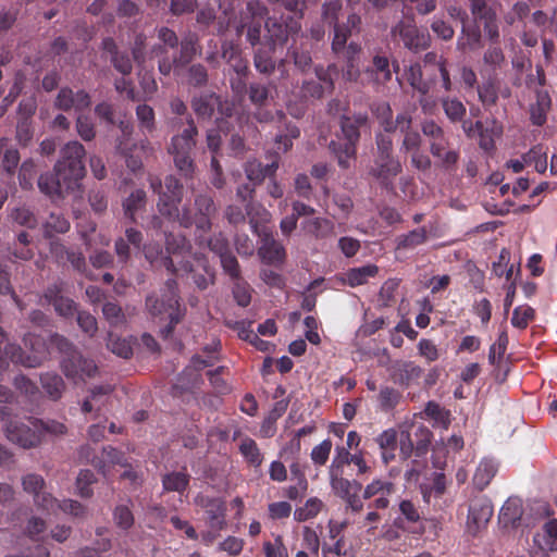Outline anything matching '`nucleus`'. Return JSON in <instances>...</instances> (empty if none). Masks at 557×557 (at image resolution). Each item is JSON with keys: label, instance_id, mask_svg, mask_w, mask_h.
<instances>
[{"label": "nucleus", "instance_id": "nucleus-56", "mask_svg": "<svg viewBox=\"0 0 557 557\" xmlns=\"http://www.w3.org/2000/svg\"><path fill=\"white\" fill-rule=\"evenodd\" d=\"M244 548V540L236 536H227L219 544V549L228 556H237Z\"/></svg>", "mask_w": 557, "mask_h": 557}, {"label": "nucleus", "instance_id": "nucleus-48", "mask_svg": "<svg viewBox=\"0 0 557 557\" xmlns=\"http://www.w3.org/2000/svg\"><path fill=\"white\" fill-rule=\"evenodd\" d=\"M534 317V310L529 306H520L513 310L511 324L524 329Z\"/></svg>", "mask_w": 557, "mask_h": 557}, {"label": "nucleus", "instance_id": "nucleus-20", "mask_svg": "<svg viewBox=\"0 0 557 557\" xmlns=\"http://www.w3.org/2000/svg\"><path fill=\"white\" fill-rule=\"evenodd\" d=\"M20 163V153L7 138H0V172L13 175Z\"/></svg>", "mask_w": 557, "mask_h": 557}, {"label": "nucleus", "instance_id": "nucleus-49", "mask_svg": "<svg viewBox=\"0 0 557 557\" xmlns=\"http://www.w3.org/2000/svg\"><path fill=\"white\" fill-rule=\"evenodd\" d=\"M443 108L447 117L451 121H459L466 114V108L458 99H444Z\"/></svg>", "mask_w": 557, "mask_h": 557}, {"label": "nucleus", "instance_id": "nucleus-17", "mask_svg": "<svg viewBox=\"0 0 557 557\" xmlns=\"http://www.w3.org/2000/svg\"><path fill=\"white\" fill-rule=\"evenodd\" d=\"M90 104L89 97L84 91H77L74 94L69 88H62L57 97L55 106L64 111L74 109L75 111H82L88 108Z\"/></svg>", "mask_w": 557, "mask_h": 557}, {"label": "nucleus", "instance_id": "nucleus-58", "mask_svg": "<svg viewBox=\"0 0 557 557\" xmlns=\"http://www.w3.org/2000/svg\"><path fill=\"white\" fill-rule=\"evenodd\" d=\"M418 350L421 357L426 361L433 362L438 359L440 354L436 345L430 339H421L418 343Z\"/></svg>", "mask_w": 557, "mask_h": 557}, {"label": "nucleus", "instance_id": "nucleus-51", "mask_svg": "<svg viewBox=\"0 0 557 557\" xmlns=\"http://www.w3.org/2000/svg\"><path fill=\"white\" fill-rule=\"evenodd\" d=\"M406 77L409 84L422 94L428 92V86L422 82V71L419 64H412L406 72Z\"/></svg>", "mask_w": 557, "mask_h": 557}, {"label": "nucleus", "instance_id": "nucleus-35", "mask_svg": "<svg viewBox=\"0 0 557 557\" xmlns=\"http://www.w3.org/2000/svg\"><path fill=\"white\" fill-rule=\"evenodd\" d=\"M41 384L46 393L52 399H58L61 397L64 389V383L59 375L53 373H46L41 376Z\"/></svg>", "mask_w": 557, "mask_h": 557}, {"label": "nucleus", "instance_id": "nucleus-15", "mask_svg": "<svg viewBox=\"0 0 557 557\" xmlns=\"http://www.w3.org/2000/svg\"><path fill=\"white\" fill-rule=\"evenodd\" d=\"M394 491L395 485L392 481L374 479L364 487L362 496L364 499L379 496L376 499H374L370 507L375 509H385L389 505L388 496L392 495Z\"/></svg>", "mask_w": 557, "mask_h": 557}, {"label": "nucleus", "instance_id": "nucleus-26", "mask_svg": "<svg viewBox=\"0 0 557 557\" xmlns=\"http://www.w3.org/2000/svg\"><path fill=\"white\" fill-rule=\"evenodd\" d=\"M550 108V97L547 91L536 92V102L531 107V119L535 125H542L546 121V113Z\"/></svg>", "mask_w": 557, "mask_h": 557}, {"label": "nucleus", "instance_id": "nucleus-46", "mask_svg": "<svg viewBox=\"0 0 557 557\" xmlns=\"http://www.w3.org/2000/svg\"><path fill=\"white\" fill-rule=\"evenodd\" d=\"M480 33L476 29L462 28V34L458 38L457 45L461 50L475 49L479 47Z\"/></svg>", "mask_w": 557, "mask_h": 557}, {"label": "nucleus", "instance_id": "nucleus-25", "mask_svg": "<svg viewBox=\"0 0 557 557\" xmlns=\"http://www.w3.org/2000/svg\"><path fill=\"white\" fill-rule=\"evenodd\" d=\"M110 394V386H99L91 389L90 396L82 405L83 412L88 413L94 410L99 411L100 408L109 400Z\"/></svg>", "mask_w": 557, "mask_h": 557}, {"label": "nucleus", "instance_id": "nucleus-64", "mask_svg": "<svg viewBox=\"0 0 557 557\" xmlns=\"http://www.w3.org/2000/svg\"><path fill=\"white\" fill-rule=\"evenodd\" d=\"M234 298L242 307H246L250 302V288L246 283L237 282L233 288Z\"/></svg>", "mask_w": 557, "mask_h": 557}, {"label": "nucleus", "instance_id": "nucleus-39", "mask_svg": "<svg viewBox=\"0 0 557 557\" xmlns=\"http://www.w3.org/2000/svg\"><path fill=\"white\" fill-rule=\"evenodd\" d=\"M424 413L425 416L431 418L435 422V424L444 429H447L450 423L449 412L444 410L443 408L440 407V405L433 401H429L426 404Z\"/></svg>", "mask_w": 557, "mask_h": 557}, {"label": "nucleus", "instance_id": "nucleus-57", "mask_svg": "<svg viewBox=\"0 0 557 557\" xmlns=\"http://www.w3.org/2000/svg\"><path fill=\"white\" fill-rule=\"evenodd\" d=\"M136 113L140 127L150 132L154 124V113L152 108L146 104H141L137 107Z\"/></svg>", "mask_w": 557, "mask_h": 557}, {"label": "nucleus", "instance_id": "nucleus-44", "mask_svg": "<svg viewBox=\"0 0 557 557\" xmlns=\"http://www.w3.org/2000/svg\"><path fill=\"white\" fill-rule=\"evenodd\" d=\"M332 450V442L330 440L322 441L311 450L310 457L315 466H324Z\"/></svg>", "mask_w": 557, "mask_h": 557}, {"label": "nucleus", "instance_id": "nucleus-9", "mask_svg": "<svg viewBox=\"0 0 557 557\" xmlns=\"http://www.w3.org/2000/svg\"><path fill=\"white\" fill-rule=\"evenodd\" d=\"M7 436L23 448L34 447L41 441L40 420L28 418L24 421H12L7 426Z\"/></svg>", "mask_w": 557, "mask_h": 557}, {"label": "nucleus", "instance_id": "nucleus-22", "mask_svg": "<svg viewBox=\"0 0 557 557\" xmlns=\"http://www.w3.org/2000/svg\"><path fill=\"white\" fill-rule=\"evenodd\" d=\"M359 23L360 17L356 14H351L347 18L346 26L335 25L334 38L332 41V49L334 52L338 53L343 51V53L346 54L347 47L345 45L350 34V28L357 27Z\"/></svg>", "mask_w": 557, "mask_h": 557}, {"label": "nucleus", "instance_id": "nucleus-40", "mask_svg": "<svg viewBox=\"0 0 557 557\" xmlns=\"http://www.w3.org/2000/svg\"><path fill=\"white\" fill-rule=\"evenodd\" d=\"M49 301L53 302L55 311L60 315L67 317L75 311V305L73 300L65 298L63 296L54 295L52 289H49L45 296Z\"/></svg>", "mask_w": 557, "mask_h": 557}, {"label": "nucleus", "instance_id": "nucleus-54", "mask_svg": "<svg viewBox=\"0 0 557 557\" xmlns=\"http://www.w3.org/2000/svg\"><path fill=\"white\" fill-rule=\"evenodd\" d=\"M113 518L115 524L124 530L131 528L134 523L132 511L124 505H120L114 509Z\"/></svg>", "mask_w": 557, "mask_h": 557}, {"label": "nucleus", "instance_id": "nucleus-21", "mask_svg": "<svg viewBox=\"0 0 557 557\" xmlns=\"http://www.w3.org/2000/svg\"><path fill=\"white\" fill-rule=\"evenodd\" d=\"M379 268L375 264H367L359 268L349 269L344 273L343 282L350 287L367 284L368 281L376 276Z\"/></svg>", "mask_w": 557, "mask_h": 557}, {"label": "nucleus", "instance_id": "nucleus-47", "mask_svg": "<svg viewBox=\"0 0 557 557\" xmlns=\"http://www.w3.org/2000/svg\"><path fill=\"white\" fill-rule=\"evenodd\" d=\"M95 482V475L90 470H82L76 479L77 493L82 497H90L92 490L90 485Z\"/></svg>", "mask_w": 557, "mask_h": 557}, {"label": "nucleus", "instance_id": "nucleus-41", "mask_svg": "<svg viewBox=\"0 0 557 557\" xmlns=\"http://www.w3.org/2000/svg\"><path fill=\"white\" fill-rule=\"evenodd\" d=\"M360 48L358 45L350 42L347 46L345 58L347 59V69L344 72V77L347 81H356L358 78V70L355 69L356 57L358 55Z\"/></svg>", "mask_w": 557, "mask_h": 557}, {"label": "nucleus", "instance_id": "nucleus-6", "mask_svg": "<svg viewBox=\"0 0 557 557\" xmlns=\"http://www.w3.org/2000/svg\"><path fill=\"white\" fill-rule=\"evenodd\" d=\"M166 250L174 257H162V250L159 247L145 246L144 252L146 259L154 264L158 261L165 267L168 271H177L175 263H182V269L188 272L195 271L194 265L189 260L185 259V253L189 255V247L186 244V239L182 235L170 234L166 236Z\"/></svg>", "mask_w": 557, "mask_h": 557}, {"label": "nucleus", "instance_id": "nucleus-45", "mask_svg": "<svg viewBox=\"0 0 557 557\" xmlns=\"http://www.w3.org/2000/svg\"><path fill=\"white\" fill-rule=\"evenodd\" d=\"M400 394L392 387H383L379 394L380 406L383 410L387 411L395 408L399 400Z\"/></svg>", "mask_w": 557, "mask_h": 557}, {"label": "nucleus", "instance_id": "nucleus-11", "mask_svg": "<svg viewBox=\"0 0 557 557\" xmlns=\"http://www.w3.org/2000/svg\"><path fill=\"white\" fill-rule=\"evenodd\" d=\"M196 134V128L193 123L181 135L173 137L170 153L174 157V162L177 169L182 172L188 173L191 169L193 162L189 158V152L193 149L195 141L193 139Z\"/></svg>", "mask_w": 557, "mask_h": 557}, {"label": "nucleus", "instance_id": "nucleus-61", "mask_svg": "<svg viewBox=\"0 0 557 557\" xmlns=\"http://www.w3.org/2000/svg\"><path fill=\"white\" fill-rule=\"evenodd\" d=\"M35 175V164L32 160H26L22 163L18 174L20 184L23 188L32 186Z\"/></svg>", "mask_w": 557, "mask_h": 557}, {"label": "nucleus", "instance_id": "nucleus-13", "mask_svg": "<svg viewBox=\"0 0 557 557\" xmlns=\"http://www.w3.org/2000/svg\"><path fill=\"white\" fill-rule=\"evenodd\" d=\"M96 468L102 472L104 476H111V468L120 467L124 471L121 476L134 481L136 479L135 472L129 468V465L123 454L119 453L112 447H106L102 450L101 457L95 461Z\"/></svg>", "mask_w": 557, "mask_h": 557}, {"label": "nucleus", "instance_id": "nucleus-50", "mask_svg": "<svg viewBox=\"0 0 557 557\" xmlns=\"http://www.w3.org/2000/svg\"><path fill=\"white\" fill-rule=\"evenodd\" d=\"M374 81L384 84L391 79L392 73L388 69V60L384 57H376L373 61Z\"/></svg>", "mask_w": 557, "mask_h": 557}, {"label": "nucleus", "instance_id": "nucleus-43", "mask_svg": "<svg viewBox=\"0 0 557 557\" xmlns=\"http://www.w3.org/2000/svg\"><path fill=\"white\" fill-rule=\"evenodd\" d=\"M374 113L386 133H391L397 127L396 121L394 122L392 119V110L388 103L377 104Z\"/></svg>", "mask_w": 557, "mask_h": 557}, {"label": "nucleus", "instance_id": "nucleus-37", "mask_svg": "<svg viewBox=\"0 0 557 557\" xmlns=\"http://www.w3.org/2000/svg\"><path fill=\"white\" fill-rule=\"evenodd\" d=\"M222 58L239 74L247 69L246 62L240 58L238 50L232 44L225 42L222 47Z\"/></svg>", "mask_w": 557, "mask_h": 557}, {"label": "nucleus", "instance_id": "nucleus-1", "mask_svg": "<svg viewBox=\"0 0 557 557\" xmlns=\"http://www.w3.org/2000/svg\"><path fill=\"white\" fill-rule=\"evenodd\" d=\"M61 160L55 164V177L41 175L38 180L39 189L49 196H62L78 186L85 174L83 158L85 149L78 141H71L61 151Z\"/></svg>", "mask_w": 557, "mask_h": 557}, {"label": "nucleus", "instance_id": "nucleus-27", "mask_svg": "<svg viewBox=\"0 0 557 557\" xmlns=\"http://www.w3.org/2000/svg\"><path fill=\"white\" fill-rule=\"evenodd\" d=\"M189 474L186 471H173L162 479L163 488L169 492L183 493L189 484Z\"/></svg>", "mask_w": 557, "mask_h": 557}, {"label": "nucleus", "instance_id": "nucleus-60", "mask_svg": "<svg viewBox=\"0 0 557 557\" xmlns=\"http://www.w3.org/2000/svg\"><path fill=\"white\" fill-rule=\"evenodd\" d=\"M67 429L64 425V423L57 421V420H47L41 421L40 420V433L41 436L44 434H50L53 436H60L64 435L66 433Z\"/></svg>", "mask_w": 557, "mask_h": 557}, {"label": "nucleus", "instance_id": "nucleus-31", "mask_svg": "<svg viewBox=\"0 0 557 557\" xmlns=\"http://www.w3.org/2000/svg\"><path fill=\"white\" fill-rule=\"evenodd\" d=\"M523 161L528 165H533L539 173H543L547 169V151L541 145L535 146L523 156Z\"/></svg>", "mask_w": 557, "mask_h": 557}, {"label": "nucleus", "instance_id": "nucleus-4", "mask_svg": "<svg viewBox=\"0 0 557 557\" xmlns=\"http://www.w3.org/2000/svg\"><path fill=\"white\" fill-rule=\"evenodd\" d=\"M393 140L388 134L376 136V154L369 174L383 188L392 190L396 177L401 173L400 161L392 154Z\"/></svg>", "mask_w": 557, "mask_h": 557}, {"label": "nucleus", "instance_id": "nucleus-42", "mask_svg": "<svg viewBox=\"0 0 557 557\" xmlns=\"http://www.w3.org/2000/svg\"><path fill=\"white\" fill-rule=\"evenodd\" d=\"M422 373V369L413 362H401L397 366L395 376L401 382H409L410 380L418 379Z\"/></svg>", "mask_w": 557, "mask_h": 557}, {"label": "nucleus", "instance_id": "nucleus-14", "mask_svg": "<svg viewBox=\"0 0 557 557\" xmlns=\"http://www.w3.org/2000/svg\"><path fill=\"white\" fill-rule=\"evenodd\" d=\"M394 34H398L404 45L411 50L426 49L430 45V36L424 30H419L410 21L399 23Z\"/></svg>", "mask_w": 557, "mask_h": 557}, {"label": "nucleus", "instance_id": "nucleus-3", "mask_svg": "<svg viewBox=\"0 0 557 557\" xmlns=\"http://www.w3.org/2000/svg\"><path fill=\"white\" fill-rule=\"evenodd\" d=\"M45 344L48 355H50V348H57L61 352H66L69 356L64 358L61 362L62 371L65 376L74 382L84 381L87 377H92L97 372V366L91 359L84 358L79 352L72 351L70 343L58 334L51 336L50 347L46 344V342L36 335L28 334L24 337V346L25 350L22 351L21 348L17 347L16 355H22L23 357L32 356L35 352V349L38 348V343ZM48 357H46L47 359Z\"/></svg>", "mask_w": 557, "mask_h": 557}, {"label": "nucleus", "instance_id": "nucleus-52", "mask_svg": "<svg viewBox=\"0 0 557 557\" xmlns=\"http://www.w3.org/2000/svg\"><path fill=\"white\" fill-rule=\"evenodd\" d=\"M108 348L119 357L128 358L132 355V347L126 339L109 336Z\"/></svg>", "mask_w": 557, "mask_h": 557}, {"label": "nucleus", "instance_id": "nucleus-18", "mask_svg": "<svg viewBox=\"0 0 557 557\" xmlns=\"http://www.w3.org/2000/svg\"><path fill=\"white\" fill-rule=\"evenodd\" d=\"M259 255L267 263H282L285 259V249L272 235L264 233L259 248Z\"/></svg>", "mask_w": 557, "mask_h": 557}, {"label": "nucleus", "instance_id": "nucleus-30", "mask_svg": "<svg viewBox=\"0 0 557 557\" xmlns=\"http://www.w3.org/2000/svg\"><path fill=\"white\" fill-rule=\"evenodd\" d=\"M323 507L324 504L321 499L311 497L305 503L304 506L295 510L294 518L300 522L310 520L317 517Z\"/></svg>", "mask_w": 557, "mask_h": 557}, {"label": "nucleus", "instance_id": "nucleus-24", "mask_svg": "<svg viewBox=\"0 0 557 557\" xmlns=\"http://www.w3.org/2000/svg\"><path fill=\"white\" fill-rule=\"evenodd\" d=\"M475 129L480 133V145L484 149H491L495 138H498L503 133V127L496 121H486V126L482 122H476Z\"/></svg>", "mask_w": 557, "mask_h": 557}, {"label": "nucleus", "instance_id": "nucleus-7", "mask_svg": "<svg viewBox=\"0 0 557 557\" xmlns=\"http://www.w3.org/2000/svg\"><path fill=\"white\" fill-rule=\"evenodd\" d=\"M195 504L203 509L207 516V524L210 530L203 532L201 539L206 545H210L216 539L219 532L226 528L225 504L220 498H210L201 494L195 497Z\"/></svg>", "mask_w": 557, "mask_h": 557}, {"label": "nucleus", "instance_id": "nucleus-23", "mask_svg": "<svg viewBox=\"0 0 557 557\" xmlns=\"http://www.w3.org/2000/svg\"><path fill=\"white\" fill-rule=\"evenodd\" d=\"M445 136L430 141V149L433 157L441 160L443 165L450 166L457 162L458 154L455 150L448 149Z\"/></svg>", "mask_w": 557, "mask_h": 557}, {"label": "nucleus", "instance_id": "nucleus-19", "mask_svg": "<svg viewBox=\"0 0 557 557\" xmlns=\"http://www.w3.org/2000/svg\"><path fill=\"white\" fill-rule=\"evenodd\" d=\"M397 127L400 128L401 132H405L401 151L405 153H411L417 151L421 147V137L419 133L409 131L411 124V117L408 114H399L396 117Z\"/></svg>", "mask_w": 557, "mask_h": 557}, {"label": "nucleus", "instance_id": "nucleus-59", "mask_svg": "<svg viewBox=\"0 0 557 557\" xmlns=\"http://www.w3.org/2000/svg\"><path fill=\"white\" fill-rule=\"evenodd\" d=\"M264 553L267 557H288L287 548L280 535L275 537L273 543H264Z\"/></svg>", "mask_w": 557, "mask_h": 557}, {"label": "nucleus", "instance_id": "nucleus-62", "mask_svg": "<svg viewBox=\"0 0 557 557\" xmlns=\"http://www.w3.org/2000/svg\"><path fill=\"white\" fill-rule=\"evenodd\" d=\"M375 441L381 450L395 449L397 444V433L393 429L385 430L376 437Z\"/></svg>", "mask_w": 557, "mask_h": 557}, {"label": "nucleus", "instance_id": "nucleus-29", "mask_svg": "<svg viewBox=\"0 0 557 557\" xmlns=\"http://www.w3.org/2000/svg\"><path fill=\"white\" fill-rule=\"evenodd\" d=\"M239 450L244 456L247 463L253 468H259L262 465L263 456L257 445L251 438H245L239 445Z\"/></svg>", "mask_w": 557, "mask_h": 557}, {"label": "nucleus", "instance_id": "nucleus-63", "mask_svg": "<svg viewBox=\"0 0 557 557\" xmlns=\"http://www.w3.org/2000/svg\"><path fill=\"white\" fill-rule=\"evenodd\" d=\"M431 28L443 40H450L455 34L453 27L441 18H434Z\"/></svg>", "mask_w": 557, "mask_h": 557}, {"label": "nucleus", "instance_id": "nucleus-5", "mask_svg": "<svg viewBox=\"0 0 557 557\" xmlns=\"http://www.w3.org/2000/svg\"><path fill=\"white\" fill-rule=\"evenodd\" d=\"M23 490L34 496L35 505L48 512L57 513L62 510L74 517H81L85 513V508L76 500L66 499L59 502L50 494L44 492L45 480L41 475L29 473L22 479Z\"/></svg>", "mask_w": 557, "mask_h": 557}, {"label": "nucleus", "instance_id": "nucleus-10", "mask_svg": "<svg viewBox=\"0 0 557 557\" xmlns=\"http://www.w3.org/2000/svg\"><path fill=\"white\" fill-rule=\"evenodd\" d=\"M178 298L176 294V283L174 280H168L166 292L163 295L161 302L159 299L149 297L147 299V307L152 315H166L170 319V324L174 325L180 321V312L177 309Z\"/></svg>", "mask_w": 557, "mask_h": 557}, {"label": "nucleus", "instance_id": "nucleus-36", "mask_svg": "<svg viewBox=\"0 0 557 557\" xmlns=\"http://www.w3.org/2000/svg\"><path fill=\"white\" fill-rule=\"evenodd\" d=\"M218 103L219 99L214 95H207L195 98L193 101V108L197 115L201 117H209Z\"/></svg>", "mask_w": 557, "mask_h": 557}, {"label": "nucleus", "instance_id": "nucleus-33", "mask_svg": "<svg viewBox=\"0 0 557 557\" xmlns=\"http://www.w3.org/2000/svg\"><path fill=\"white\" fill-rule=\"evenodd\" d=\"M277 168V162H272V164L268 165L267 168H262L261 163L257 161H249L246 165V174L249 181L259 183L267 175H272Z\"/></svg>", "mask_w": 557, "mask_h": 557}, {"label": "nucleus", "instance_id": "nucleus-16", "mask_svg": "<svg viewBox=\"0 0 557 557\" xmlns=\"http://www.w3.org/2000/svg\"><path fill=\"white\" fill-rule=\"evenodd\" d=\"M471 10L475 17L484 21V30L491 40L498 38V26L496 24V8L488 5L485 0H470Z\"/></svg>", "mask_w": 557, "mask_h": 557}, {"label": "nucleus", "instance_id": "nucleus-38", "mask_svg": "<svg viewBox=\"0 0 557 557\" xmlns=\"http://www.w3.org/2000/svg\"><path fill=\"white\" fill-rule=\"evenodd\" d=\"M306 232L313 234L317 237H323L326 236L332 232L333 224L327 219H311L302 224Z\"/></svg>", "mask_w": 557, "mask_h": 557}, {"label": "nucleus", "instance_id": "nucleus-53", "mask_svg": "<svg viewBox=\"0 0 557 557\" xmlns=\"http://www.w3.org/2000/svg\"><path fill=\"white\" fill-rule=\"evenodd\" d=\"M270 39L274 45H282L287 39V29L276 21L269 20L265 23Z\"/></svg>", "mask_w": 557, "mask_h": 557}, {"label": "nucleus", "instance_id": "nucleus-32", "mask_svg": "<svg viewBox=\"0 0 557 557\" xmlns=\"http://www.w3.org/2000/svg\"><path fill=\"white\" fill-rule=\"evenodd\" d=\"M426 240V231L421 227L396 238V249H412Z\"/></svg>", "mask_w": 557, "mask_h": 557}, {"label": "nucleus", "instance_id": "nucleus-12", "mask_svg": "<svg viewBox=\"0 0 557 557\" xmlns=\"http://www.w3.org/2000/svg\"><path fill=\"white\" fill-rule=\"evenodd\" d=\"M493 515V506L485 496H478L471 499L467 518V531L476 534L486 527Z\"/></svg>", "mask_w": 557, "mask_h": 557}, {"label": "nucleus", "instance_id": "nucleus-55", "mask_svg": "<svg viewBox=\"0 0 557 557\" xmlns=\"http://www.w3.org/2000/svg\"><path fill=\"white\" fill-rule=\"evenodd\" d=\"M45 227L47 235L52 236L54 233H65L69 231L70 224L63 216L51 214Z\"/></svg>", "mask_w": 557, "mask_h": 557}, {"label": "nucleus", "instance_id": "nucleus-28", "mask_svg": "<svg viewBox=\"0 0 557 557\" xmlns=\"http://www.w3.org/2000/svg\"><path fill=\"white\" fill-rule=\"evenodd\" d=\"M497 471V465L492 459H484L480 462L473 476V483L479 488H484Z\"/></svg>", "mask_w": 557, "mask_h": 557}, {"label": "nucleus", "instance_id": "nucleus-34", "mask_svg": "<svg viewBox=\"0 0 557 557\" xmlns=\"http://www.w3.org/2000/svg\"><path fill=\"white\" fill-rule=\"evenodd\" d=\"M330 478H331V487L333 490V492L342 497V498H346V497H349V495H351V487L354 484L357 485L356 482H352V481H349L345 478L342 476V474L339 473V471L337 470H334V469H330Z\"/></svg>", "mask_w": 557, "mask_h": 557}, {"label": "nucleus", "instance_id": "nucleus-2", "mask_svg": "<svg viewBox=\"0 0 557 557\" xmlns=\"http://www.w3.org/2000/svg\"><path fill=\"white\" fill-rule=\"evenodd\" d=\"M159 187L158 207L161 214L170 219L178 218L180 224L186 227L195 223L196 227L202 233L210 230V216L214 212L213 201L210 197L199 196L196 199L197 212L193 220L188 212H184L180 216L177 203L181 201L182 187L175 177L168 176L163 185L159 183Z\"/></svg>", "mask_w": 557, "mask_h": 557}, {"label": "nucleus", "instance_id": "nucleus-8", "mask_svg": "<svg viewBox=\"0 0 557 557\" xmlns=\"http://www.w3.org/2000/svg\"><path fill=\"white\" fill-rule=\"evenodd\" d=\"M367 116L358 114L354 117L343 116L341 121L342 133L346 139L343 148L336 143L332 141L331 147L337 154L338 163L343 168L349 166V161L355 157L356 148L355 145L359 138L358 128L366 124Z\"/></svg>", "mask_w": 557, "mask_h": 557}]
</instances>
